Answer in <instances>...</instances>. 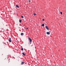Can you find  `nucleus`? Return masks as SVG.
I'll use <instances>...</instances> for the list:
<instances>
[{
    "label": "nucleus",
    "mask_w": 66,
    "mask_h": 66,
    "mask_svg": "<svg viewBox=\"0 0 66 66\" xmlns=\"http://www.w3.org/2000/svg\"><path fill=\"white\" fill-rule=\"evenodd\" d=\"M60 13L61 14V15H62L63 14L62 13V12H60Z\"/></svg>",
    "instance_id": "9b49d317"
},
{
    "label": "nucleus",
    "mask_w": 66,
    "mask_h": 66,
    "mask_svg": "<svg viewBox=\"0 0 66 66\" xmlns=\"http://www.w3.org/2000/svg\"><path fill=\"white\" fill-rule=\"evenodd\" d=\"M23 55H25L26 54H24V53H22Z\"/></svg>",
    "instance_id": "9d476101"
},
{
    "label": "nucleus",
    "mask_w": 66,
    "mask_h": 66,
    "mask_svg": "<svg viewBox=\"0 0 66 66\" xmlns=\"http://www.w3.org/2000/svg\"><path fill=\"white\" fill-rule=\"evenodd\" d=\"M16 7H18V8H19V6H18V5H16Z\"/></svg>",
    "instance_id": "39448f33"
},
{
    "label": "nucleus",
    "mask_w": 66,
    "mask_h": 66,
    "mask_svg": "<svg viewBox=\"0 0 66 66\" xmlns=\"http://www.w3.org/2000/svg\"><path fill=\"white\" fill-rule=\"evenodd\" d=\"M46 34H48L49 35L50 34V32H46Z\"/></svg>",
    "instance_id": "20e7f679"
},
{
    "label": "nucleus",
    "mask_w": 66,
    "mask_h": 66,
    "mask_svg": "<svg viewBox=\"0 0 66 66\" xmlns=\"http://www.w3.org/2000/svg\"><path fill=\"white\" fill-rule=\"evenodd\" d=\"M34 15H35H35H36V13H34Z\"/></svg>",
    "instance_id": "ddd939ff"
},
{
    "label": "nucleus",
    "mask_w": 66,
    "mask_h": 66,
    "mask_svg": "<svg viewBox=\"0 0 66 66\" xmlns=\"http://www.w3.org/2000/svg\"><path fill=\"white\" fill-rule=\"evenodd\" d=\"M44 26H45V24H43L42 25V26L43 27H44Z\"/></svg>",
    "instance_id": "1a4fd4ad"
},
{
    "label": "nucleus",
    "mask_w": 66,
    "mask_h": 66,
    "mask_svg": "<svg viewBox=\"0 0 66 66\" xmlns=\"http://www.w3.org/2000/svg\"><path fill=\"white\" fill-rule=\"evenodd\" d=\"M24 62H22L21 63V64H22V65L23 64H24Z\"/></svg>",
    "instance_id": "0eeeda50"
},
{
    "label": "nucleus",
    "mask_w": 66,
    "mask_h": 66,
    "mask_svg": "<svg viewBox=\"0 0 66 66\" xmlns=\"http://www.w3.org/2000/svg\"><path fill=\"white\" fill-rule=\"evenodd\" d=\"M29 1V2H31V1Z\"/></svg>",
    "instance_id": "dca6fc26"
},
{
    "label": "nucleus",
    "mask_w": 66,
    "mask_h": 66,
    "mask_svg": "<svg viewBox=\"0 0 66 66\" xmlns=\"http://www.w3.org/2000/svg\"><path fill=\"white\" fill-rule=\"evenodd\" d=\"M29 39L30 41V44H31V42H32V39L30 38H29Z\"/></svg>",
    "instance_id": "f257e3e1"
},
{
    "label": "nucleus",
    "mask_w": 66,
    "mask_h": 66,
    "mask_svg": "<svg viewBox=\"0 0 66 66\" xmlns=\"http://www.w3.org/2000/svg\"><path fill=\"white\" fill-rule=\"evenodd\" d=\"M21 35H23V33H22L21 34Z\"/></svg>",
    "instance_id": "423d86ee"
},
{
    "label": "nucleus",
    "mask_w": 66,
    "mask_h": 66,
    "mask_svg": "<svg viewBox=\"0 0 66 66\" xmlns=\"http://www.w3.org/2000/svg\"><path fill=\"white\" fill-rule=\"evenodd\" d=\"M21 50H23V48H21Z\"/></svg>",
    "instance_id": "f8f14e48"
},
{
    "label": "nucleus",
    "mask_w": 66,
    "mask_h": 66,
    "mask_svg": "<svg viewBox=\"0 0 66 66\" xmlns=\"http://www.w3.org/2000/svg\"><path fill=\"white\" fill-rule=\"evenodd\" d=\"M9 42H10L11 43V38H9Z\"/></svg>",
    "instance_id": "f03ea898"
},
{
    "label": "nucleus",
    "mask_w": 66,
    "mask_h": 66,
    "mask_svg": "<svg viewBox=\"0 0 66 66\" xmlns=\"http://www.w3.org/2000/svg\"><path fill=\"white\" fill-rule=\"evenodd\" d=\"M45 20L44 19H43V21H44V20Z\"/></svg>",
    "instance_id": "2eb2a0df"
},
{
    "label": "nucleus",
    "mask_w": 66,
    "mask_h": 66,
    "mask_svg": "<svg viewBox=\"0 0 66 66\" xmlns=\"http://www.w3.org/2000/svg\"><path fill=\"white\" fill-rule=\"evenodd\" d=\"M19 22H20V23H21V20L20 19L19 20Z\"/></svg>",
    "instance_id": "6e6552de"
},
{
    "label": "nucleus",
    "mask_w": 66,
    "mask_h": 66,
    "mask_svg": "<svg viewBox=\"0 0 66 66\" xmlns=\"http://www.w3.org/2000/svg\"><path fill=\"white\" fill-rule=\"evenodd\" d=\"M45 28H46L47 30H49V28H48V27H47V26H45Z\"/></svg>",
    "instance_id": "7ed1b4c3"
},
{
    "label": "nucleus",
    "mask_w": 66,
    "mask_h": 66,
    "mask_svg": "<svg viewBox=\"0 0 66 66\" xmlns=\"http://www.w3.org/2000/svg\"><path fill=\"white\" fill-rule=\"evenodd\" d=\"M27 29H28V28H27Z\"/></svg>",
    "instance_id": "f3484780"
},
{
    "label": "nucleus",
    "mask_w": 66,
    "mask_h": 66,
    "mask_svg": "<svg viewBox=\"0 0 66 66\" xmlns=\"http://www.w3.org/2000/svg\"><path fill=\"white\" fill-rule=\"evenodd\" d=\"M21 18H23L24 17H23V16H21Z\"/></svg>",
    "instance_id": "4468645a"
}]
</instances>
